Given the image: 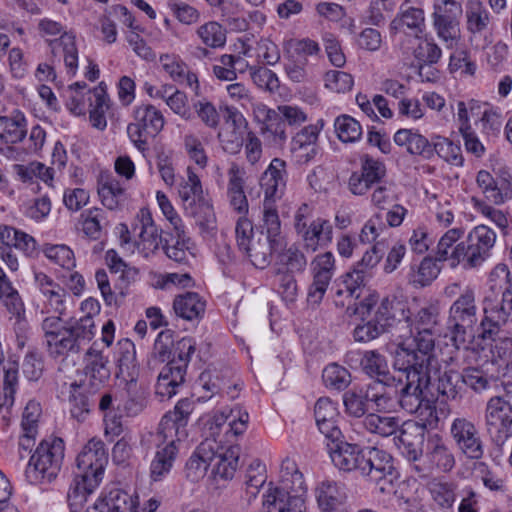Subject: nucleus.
<instances>
[{
	"label": "nucleus",
	"mask_w": 512,
	"mask_h": 512,
	"mask_svg": "<svg viewBox=\"0 0 512 512\" xmlns=\"http://www.w3.org/2000/svg\"><path fill=\"white\" fill-rule=\"evenodd\" d=\"M64 449V441L61 438L41 441L27 465V480L31 484H38L55 479L62 466Z\"/></svg>",
	"instance_id": "4"
},
{
	"label": "nucleus",
	"mask_w": 512,
	"mask_h": 512,
	"mask_svg": "<svg viewBox=\"0 0 512 512\" xmlns=\"http://www.w3.org/2000/svg\"><path fill=\"white\" fill-rule=\"evenodd\" d=\"M484 419L491 442L502 450L512 438V402L506 397H491L486 403Z\"/></svg>",
	"instance_id": "6"
},
{
	"label": "nucleus",
	"mask_w": 512,
	"mask_h": 512,
	"mask_svg": "<svg viewBox=\"0 0 512 512\" xmlns=\"http://www.w3.org/2000/svg\"><path fill=\"white\" fill-rule=\"evenodd\" d=\"M0 241L7 249L14 247L24 252L27 256H32L36 251L35 239L11 226L0 224Z\"/></svg>",
	"instance_id": "35"
},
{
	"label": "nucleus",
	"mask_w": 512,
	"mask_h": 512,
	"mask_svg": "<svg viewBox=\"0 0 512 512\" xmlns=\"http://www.w3.org/2000/svg\"><path fill=\"white\" fill-rule=\"evenodd\" d=\"M442 56V50L441 48L434 42L432 38L428 39L426 38L425 41L416 49V57L418 60L422 61L424 65H421L419 68V75L420 77L423 76V70L425 69V66L433 65L439 62L440 58Z\"/></svg>",
	"instance_id": "63"
},
{
	"label": "nucleus",
	"mask_w": 512,
	"mask_h": 512,
	"mask_svg": "<svg viewBox=\"0 0 512 512\" xmlns=\"http://www.w3.org/2000/svg\"><path fill=\"white\" fill-rule=\"evenodd\" d=\"M132 230L134 233L138 231L137 247L145 252L146 256L154 253L162 244V237L158 228L154 224L151 213L146 209L140 210L135 223L132 225Z\"/></svg>",
	"instance_id": "24"
},
{
	"label": "nucleus",
	"mask_w": 512,
	"mask_h": 512,
	"mask_svg": "<svg viewBox=\"0 0 512 512\" xmlns=\"http://www.w3.org/2000/svg\"><path fill=\"white\" fill-rule=\"evenodd\" d=\"M437 262L436 258L433 259L429 256L425 257L418 267L417 275H412L410 282L415 286L420 287L429 285L434 279H436L440 272V267L437 265Z\"/></svg>",
	"instance_id": "62"
},
{
	"label": "nucleus",
	"mask_w": 512,
	"mask_h": 512,
	"mask_svg": "<svg viewBox=\"0 0 512 512\" xmlns=\"http://www.w3.org/2000/svg\"><path fill=\"white\" fill-rule=\"evenodd\" d=\"M27 135V120L22 111L13 109L6 116L0 117V142L17 144Z\"/></svg>",
	"instance_id": "30"
},
{
	"label": "nucleus",
	"mask_w": 512,
	"mask_h": 512,
	"mask_svg": "<svg viewBox=\"0 0 512 512\" xmlns=\"http://www.w3.org/2000/svg\"><path fill=\"white\" fill-rule=\"evenodd\" d=\"M194 408L193 400L189 398L179 400L174 410L163 416L156 432L179 441L185 440L188 436L186 427Z\"/></svg>",
	"instance_id": "19"
},
{
	"label": "nucleus",
	"mask_w": 512,
	"mask_h": 512,
	"mask_svg": "<svg viewBox=\"0 0 512 512\" xmlns=\"http://www.w3.org/2000/svg\"><path fill=\"white\" fill-rule=\"evenodd\" d=\"M107 512H138V496L122 489H112L102 499Z\"/></svg>",
	"instance_id": "40"
},
{
	"label": "nucleus",
	"mask_w": 512,
	"mask_h": 512,
	"mask_svg": "<svg viewBox=\"0 0 512 512\" xmlns=\"http://www.w3.org/2000/svg\"><path fill=\"white\" fill-rule=\"evenodd\" d=\"M343 404L345 412L354 418L366 416V413L370 409V406L362 393V388L360 387H353L352 389L347 390L343 394Z\"/></svg>",
	"instance_id": "55"
},
{
	"label": "nucleus",
	"mask_w": 512,
	"mask_h": 512,
	"mask_svg": "<svg viewBox=\"0 0 512 512\" xmlns=\"http://www.w3.org/2000/svg\"><path fill=\"white\" fill-rule=\"evenodd\" d=\"M374 317L387 332L398 324L409 323L411 313L408 301L401 295L389 294L379 302Z\"/></svg>",
	"instance_id": "20"
},
{
	"label": "nucleus",
	"mask_w": 512,
	"mask_h": 512,
	"mask_svg": "<svg viewBox=\"0 0 512 512\" xmlns=\"http://www.w3.org/2000/svg\"><path fill=\"white\" fill-rule=\"evenodd\" d=\"M163 70L170 78L179 83L185 84L197 93L199 89L198 77L191 72L187 64L176 54H162L159 58Z\"/></svg>",
	"instance_id": "29"
},
{
	"label": "nucleus",
	"mask_w": 512,
	"mask_h": 512,
	"mask_svg": "<svg viewBox=\"0 0 512 512\" xmlns=\"http://www.w3.org/2000/svg\"><path fill=\"white\" fill-rule=\"evenodd\" d=\"M439 309L436 305H428L418 310L414 318L406 323V327L409 328L410 334H413L414 330H427L434 331L438 324Z\"/></svg>",
	"instance_id": "53"
},
{
	"label": "nucleus",
	"mask_w": 512,
	"mask_h": 512,
	"mask_svg": "<svg viewBox=\"0 0 512 512\" xmlns=\"http://www.w3.org/2000/svg\"><path fill=\"white\" fill-rule=\"evenodd\" d=\"M476 182L486 199L495 205L512 198L511 183L507 179L495 180L488 171L481 170L477 174Z\"/></svg>",
	"instance_id": "28"
},
{
	"label": "nucleus",
	"mask_w": 512,
	"mask_h": 512,
	"mask_svg": "<svg viewBox=\"0 0 512 512\" xmlns=\"http://www.w3.org/2000/svg\"><path fill=\"white\" fill-rule=\"evenodd\" d=\"M83 363V378L79 382L80 388L88 390L91 394H96L110 379L108 357L102 351L91 346L83 357Z\"/></svg>",
	"instance_id": "13"
},
{
	"label": "nucleus",
	"mask_w": 512,
	"mask_h": 512,
	"mask_svg": "<svg viewBox=\"0 0 512 512\" xmlns=\"http://www.w3.org/2000/svg\"><path fill=\"white\" fill-rule=\"evenodd\" d=\"M496 240L495 232L486 225H478L470 231L464 244V268L479 267L489 256Z\"/></svg>",
	"instance_id": "14"
},
{
	"label": "nucleus",
	"mask_w": 512,
	"mask_h": 512,
	"mask_svg": "<svg viewBox=\"0 0 512 512\" xmlns=\"http://www.w3.org/2000/svg\"><path fill=\"white\" fill-rule=\"evenodd\" d=\"M369 450L370 447L339 441L329 448V453L334 466L340 471L355 472L361 476Z\"/></svg>",
	"instance_id": "18"
},
{
	"label": "nucleus",
	"mask_w": 512,
	"mask_h": 512,
	"mask_svg": "<svg viewBox=\"0 0 512 512\" xmlns=\"http://www.w3.org/2000/svg\"><path fill=\"white\" fill-rule=\"evenodd\" d=\"M313 281L309 286L307 301L312 305H319L334 276L336 266L332 252H324L314 257L311 264Z\"/></svg>",
	"instance_id": "15"
},
{
	"label": "nucleus",
	"mask_w": 512,
	"mask_h": 512,
	"mask_svg": "<svg viewBox=\"0 0 512 512\" xmlns=\"http://www.w3.org/2000/svg\"><path fill=\"white\" fill-rule=\"evenodd\" d=\"M371 277L372 274H365L363 270L353 268L351 272H348L342 277L344 288L338 289L336 295L341 296L343 293H346L350 300H357L361 296L362 289Z\"/></svg>",
	"instance_id": "50"
},
{
	"label": "nucleus",
	"mask_w": 512,
	"mask_h": 512,
	"mask_svg": "<svg viewBox=\"0 0 512 512\" xmlns=\"http://www.w3.org/2000/svg\"><path fill=\"white\" fill-rule=\"evenodd\" d=\"M98 194L102 204L110 210L119 208L126 200L125 189L117 179L110 176L101 178L98 185Z\"/></svg>",
	"instance_id": "38"
},
{
	"label": "nucleus",
	"mask_w": 512,
	"mask_h": 512,
	"mask_svg": "<svg viewBox=\"0 0 512 512\" xmlns=\"http://www.w3.org/2000/svg\"><path fill=\"white\" fill-rule=\"evenodd\" d=\"M464 235L463 228L449 229L439 240L436 247V260L439 262L450 261L451 267L460 263L464 265V244L463 241L454 244Z\"/></svg>",
	"instance_id": "25"
},
{
	"label": "nucleus",
	"mask_w": 512,
	"mask_h": 512,
	"mask_svg": "<svg viewBox=\"0 0 512 512\" xmlns=\"http://www.w3.org/2000/svg\"><path fill=\"white\" fill-rule=\"evenodd\" d=\"M315 492L321 512H342L346 500L343 485L333 480H324L317 485Z\"/></svg>",
	"instance_id": "27"
},
{
	"label": "nucleus",
	"mask_w": 512,
	"mask_h": 512,
	"mask_svg": "<svg viewBox=\"0 0 512 512\" xmlns=\"http://www.w3.org/2000/svg\"><path fill=\"white\" fill-rule=\"evenodd\" d=\"M264 124L267 132L274 136L276 144H283L287 139L286 123L282 116L275 109L265 108Z\"/></svg>",
	"instance_id": "61"
},
{
	"label": "nucleus",
	"mask_w": 512,
	"mask_h": 512,
	"mask_svg": "<svg viewBox=\"0 0 512 512\" xmlns=\"http://www.w3.org/2000/svg\"><path fill=\"white\" fill-rule=\"evenodd\" d=\"M388 386L379 380L367 384L362 388V393L369 406H374L376 411H382L387 408L391 401L390 395L387 393Z\"/></svg>",
	"instance_id": "56"
},
{
	"label": "nucleus",
	"mask_w": 512,
	"mask_h": 512,
	"mask_svg": "<svg viewBox=\"0 0 512 512\" xmlns=\"http://www.w3.org/2000/svg\"><path fill=\"white\" fill-rule=\"evenodd\" d=\"M228 174L230 177L228 184L230 204L238 213H247L248 201L243 190V179L239 176L238 167L232 166Z\"/></svg>",
	"instance_id": "45"
},
{
	"label": "nucleus",
	"mask_w": 512,
	"mask_h": 512,
	"mask_svg": "<svg viewBox=\"0 0 512 512\" xmlns=\"http://www.w3.org/2000/svg\"><path fill=\"white\" fill-rule=\"evenodd\" d=\"M361 476L379 485L381 492L391 489L397 478L392 456L384 450L370 447L367 464L363 467Z\"/></svg>",
	"instance_id": "12"
},
{
	"label": "nucleus",
	"mask_w": 512,
	"mask_h": 512,
	"mask_svg": "<svg viewBox=\"0 0 512 512\" xmlns=\"http://www.w3.org/2000/svg\"><path fill=\"white\" fill-rule=\"evenodd\" d=\"M206 303L196 292H186L175 296L173 310L177 317L187 321L199 320L203 317Z\"/></svg>",
	"instance_id": "33"
},
{
	"label": "nucleus",
	"mask_w": 512,
	"mask_h": 512,
	"mask_svg": "<svg viewBox=\"0 0 512 512\" xmlns=\"http://www.w3.org/2000/svg\"><path fill=\"white\" fill-rule=\"evenodd\" d=\"M478 321L475 293L466 288L454 301L449 310L448 328L451 341L456 349L466 347L469 331H472Z\"/></svg>",
	"instance_id": "5"
},
{
	"label": "nucleus",
	"mask_w": 512,
	"mask_h": 512,
	"mask_svg": "<svg viewBox=\"0 0 512 512\" xmlns=\"http://www.w3.org/2000/svg\"><path fill=\"white\" fill-rule=\"evenodd\" d=\"M456 458L449 443L439 434L428 436L422 460L415 463L414 471L421 478L433 472L448 473L454 469Z\"/></svg>",
	"instance_id": "7"
},
{
	"label": "nucleus",
	"mask_w": 512,
	"mask_h": 512,
	"mask_svg": "<svg viewBox=\"0 0 512 512\" xmlns=\"http://www.w3.org/2000/svg\"><path fill=\"white\" fill-rule=\"evenodd\" d=\"M413 346L400 343L394 353V368L406 376L402 388L403 409L416 413L424 401L434 397L431 391L430 367L435 360L432 351L435 346L434 331L414 330Z\"/></svg>",
	"instance_id": "1"
},
{
	"label": "nucleus",
	"mask_w": 512,
	"mask_h": 512,
	"mask_svg": "<svg viewBox=\"0 0 512 512\" xmlns=\"http://www.w3.org/2000/svg\"><path fill=\"white\" fill-rule=\"evenodd\" d=\"M116 353L118 368L116 377L125 380L129 388L135 386L138 368L134 343L127 338L119 340Z\"/></svg>",
	"instance_id": "26"
},
{
	"label": "nucleus",
	"mask_w": 512,
	"mask_h": 512,
	"mask_svg": "<svg viewBox=\"0 0 512 512\" xmlns=\"http://www.w3.org/2000/svg\"><path fill=\"white\" fill-rule=\"evenodd\" d=\"M240 447L230 446L225 452L213 455L211 460H216L214 473L222 479H232L239 467Z\"/></svg>",
	"instance_id": "41"
},
{
	"label": "nucleus",
	"mask_w": 512,
	"mask_h": 512,
	"mask_svg": "<svg viewBox=\"0 0 512 512\" xmlns=\"http://www.w3.org/2000/svg\"><path fill=\"white\" fill-rule=\"evenodd\" d=\"M260 234L269 237L274 243L283 244L281 221L276 206L263 205V217L262 224L260 225Z\"/></svg>",
	"instance_id": "48"
},
{
	"label": "nucleus",
	"mask_w": 512,
	"mask_h": 512,
	"mask_svg": "<svg viewBox=\"0 0 512 512\" xmlns=\"http://www.w3.org/2000/svg\"><path fill=\"white\" fill-rule=\"evenodd\" d=\"M164 126V117L153 105H141L134 110V122L127 126V133L140 150L147 149L148 138L155 137Z\"/></svg>",
	"instance_id": "10"
},
{
	"label": "nucleus",
	"mask_w": 512,
	"mask_h": 512,
	"mask_svg": "<svg viewBox=\"0 0 512 512\" xmlns=\"http://www.w3.org/2000/svg\"><path fill=\"white\" fill-rule=\"evenodd\" d=\"M108 463V452L102 440L92 438L82 448L76 458L75 476L88 481L90 487H97L101 482Z\"/></svg>",
	"instance_id": "9"
},
{
	"label": "nucleus",
	"mask_w": 512,
	"mask_h": 512,
	"mask_svg": "<svg viewBox=\"0 0 512 512\" xmlns=\"http://www.w3.org/2000/svg\"><path fill=\"white\" fill-rule=\"evenodd\" d=\"M322 380L326 388L343 391L351 383V374L345 367L331 363L324 368Z\"/></svg>",
	"instance_id": "49"
},
{
	"label": "nucleus",
	"mask_w": 512,
	"mask_h": 512,
	"mask_svg": "<svg viewBox=\"0 0 512 512\" xmlns=\"http://www.w3.org/2000/svg\"><path fill=\"white\" fill-rule=\"evenodd\" d=\"M87 95L90 107V122L93 127L104 130L107 126L105 113L109 109V99L106 91L99 86L93 90H89Z\"/></svg>",
	"instance_id": "37"
},
{
	"label": "nucleus",
	"mask_w": 512,
	"mask_h": 512,
	"mask_svg": "<svg viewBox=\"0 0 512 512\" xmlns=\"http://www.w3.org/2000/svg\"><path fill=\"white\" fill-rule=\"evenodd\" d=\"M363 372L370 378L379 380L387 386H395L398 403L403 409L402 388L406 383V376L401 373L398 377L390 373L385 356L375 350L365 351L360 360Z\"/></svg>",
	"instance_id": "17"
},
{
	"label": "nucleus",
	"mask_w": 512,
	"mask_h": 512,
	"mask_svg": "<svg viewBox=\"0 0 512 512\" xmlns=\"http://www.w3.org/2000/svg\"><path fill=\"white\" fill-rule=\"evenodd\" d=\"M462 372L455 369H445L438 376L437 392L446 400L460 399L464 393Z\"/></svg>",
	"instance_id": "36"
},
{
	"label": "nucleus",
	"mask_w": 512,
	"mask_h": 512,
	"mask_svg": "<svg viewBox=\"0 0 512 512\" xmlns=\"http://www.w3.org/2000/svg\"><path fill=\"white\" fill-rule=\"evenodd\" d=\"M450 436L459 452L469 460H480L484 443L476 425L465 417L455 418L450 426Z\"/></svg>",
	"instance_id": "11"
},
{
	"label": "nucleus",
	"mask_w": 512,
	"mask_h": 512,
	"mask_svg": "<svg viewBox=\"0 0 512 512\" xmlns=\"http://www.w3.org/2000/svg\"><path fill=\"white\" fill-rule=\"evenodd\" d=\"M204 453L205 443H202L186 462V477L192 482L199 481L206 474L211 457Z\"/></svg>",
	"instance_id": "57"
},
{
	"label": "nucleus",
	"mask_w": 512,
	"mask_h": 512,
	"mask_svg": "<svg viewBox=\"0 0 512 512\" xmlns=\"http://www.w3.org/2000/svg\"><path fill=\"white\" fill-rule=\"evenodd\" d=\"M296 232L308 252H316L318 248L328 246L333 238V226L330 221L323 218L314 219L308 224L298 223Z\"/></svg>",
	"instance_id": "22"
},
{
	"label": "nucleus",
	"mask_w": 512,
	"mask_h": 512,
	"mask_svg": "<svg viewBox=\"0 0 512 512\" xmlns=\"http://www.w3.org/2000/svg\"><path fill=\"white\" fill-rule=\"evenodd\" d=\"M435 153L452 165L461 166L463 164L461 147L447 138L437 137V140L433 142V155Z\"/></svg>",
	"instance_id": "59"
},
{
	"label": "nucleus",
	"mask_w": 512,
	"mask_h": 512,
	"mask_svg": "<svg viewBox=\"0 0 512 512\" xmlns=\"http://www.w3.org/2000/svg\"><path fill=\"white\" fill-rule=\"evenodd\" d=\"M179 197L184 210L190 209L192 205H196V203L205 199L201 181L191 168L187 169V180L180 184Z\"/></svg>",
	"instance_id": "43"
},
{
	"label": "nucleus",
	"mask_w": 512,
	"mask_h": 512,
	"mask_svg": "<svg viewBox=\"0 0 512 512\" xmlns=\"http://www.w3.org/2000/svg\"><path fill=\"white\" fill-rule=\"evenodd\" d=\"M87 87L85 82H76L68 87L66 106L77 116L85 115L86 113V96L83 90Z\"/></svg>",
	"instance_id": "64"
},
{
	"label": "nucleus",
	"mask_w": 512,
	"mask_h": 512,
	"mask_svg": "<svg viewBox=\"0 0 512 512\" xmlns=\"http://www.w3.org/2000/svg\"><path fill=\"white\" fill-rule=\"evenodd\" d=\"M286 162L280 158H274L260 178V187L264 192L263 205L276 206L286 188Z\"/></svg>",
	"instance_id": "21"
},
{
	"label": "nucleus",
	"mask_w": 512,
	"mask_h": 512,
	"mask_svg": "<svg viewBox=\"0 0 512 512\" xmlns=\"http://www.w3.org/2000/svg\"><path fill=\"white\" fill-rule=\"evenodd\" d=\"M400 427L394 437V442L402 449V454L414 467L417 461L422 460L426 426L417 421L408 420L402 422Z\"/></svg>",
	"instance_id": "16"
},
{
	"label": "nucleus",
	"mask_w": 512,
	"mask_h": 512,
	"mask_svg": "<svg viewBox=\"0 0 512 512\" xmlns=\"http://www.w3.org/2000/svg\"><path fill=\"white\" fill-rule=\"evenodd\" d=\"M282 245V243H274L269 237L260 234L257 239L252 238L251 242L242 251L248 255L255 267L264 269L269 265L272 253L281 248Z\"/></svg>",
	"instance_id": "34"
},
{
	"label": "nucleus",
	"mask_w": 512,
	"mask_h": 512,
	"mask_svg": "<svg viewBox=\"0 0 512 512\" xmlns=\"http://www.w3.org/2000/svg\"><path fill=\"white\" fill-rule=\"evenodd\" d=\"M180 442L158 432H149L143 436L142 445L155 448L150 463V478L153 481H161L171 472L179 453L177 444Z\"/></svg>",
	"instance_id": "8"
},
{
	"label": "nucleus",
	"mask_w": 512,
	"mask_h": 512,
	"mask_svg": "<svg viewBox=\"0 0 512 512\" xmlns=\"http://www.w3.org/2000/svg\"><path fill=\"white\" fill-rule=\"evenodd\" d=\"M95 394H91L88 390L80 388L79 383L71 384L70 404L71 415L78 421H83L85 416L95 406Z\"/></svg>",
	"instance_id": "42"
},
{
	"label": "nucleus",
	"mask_w": 512,
	"mask_h": 512,
	"mask_svg": "<svg viewBox=\"0 0 512 512\" xmlns=\"http://www.w3.org/2000/svg\"><path fill=\"white\" fill-rule=\"evenodd\" d=\"M263 506L267 512H306L302 495H286L281 490H268L264 495Z\"/></svg>",
	"instance_id": "31"
},
{
	"label": "nucleus",
	"mask_w": 512,
	"mask_h": 512,
	"mask_svg": "<svg viewBox=\"0 0 512 512\" xmlns=\"http://www.w3.org/2000/svg\"><path fill=\"white\" fill-rule=\"evenodd\" d=\"M88 481L76 477L70 485L67 493V502L71 512H80L87 496L93 492L96 487H90Z\"/></svg>",
	"instance_id": "58"
},
{
	"label": "nucleus",
	"mask_w": 512,
	"mask_h": 512,
	"mask_svg": "<svg viewBox=\"0 0 512 512\" xmlns=\"http://www.w3.org/2000/svg\"><path fill=\"white\" fill-rule=\"evenodd\" d=\"M184 211L195 220V223L202 231L215 229L216 216L213 206L206 199L199 201V203L192 205L190 209H185Z\"/></svg>",
	"instance_id": "51"
},
{
	"label": "nucleus",
	"mask_w": 512,
	"mask_h": 512,
	"mask_svg": "<svg viewBox=\"0 0 512 512\" xmlns=\"http://www.w3.org/2000/svg\"><path fill=\"white\" fill-rule=\"evenodd\" d=\"M337 137L344 143H353L362 136V127L353 117L343 114L334 121Z\"/></svg>",
	"instance_id": "52"
},
{
	"label": "nucleus",
	"mask_w": 512,
	"mask_h": 512,
	"mask_svg": "<svg viewBox=\"0 0 512 512\" xmlns=\"http://www.w3.org/2000/svg\"><path fill=\"white\" fill-rule=\"evenodd\" d=\"M63 316H48L41 323L44 344L53 358L80 353L94 338L96 326L89 317L63 320Z\"/></svg>",
	"instance_id": "3"
},
{
	"label": "nucleus",
	"mask_w": 512,
	"mask_h": 512,
	"mask_svg": "<svg viewBox=\"0 0 512 512\" xmlns=\"http://www.w3.org/2000/svg\"><path fill=\"white\" fill-rule=\"evenodd\" d=\"M394 142L398 146H405L407 152L412 155L425 159L433 157V143L412 129H399L394 135Z\"/></svg>",
	"instance_id": "32"
},
{
	"label": "nucleus",
	"mask_w": 512,
	"mask_h": 512,
	"mask_svg": "<svg viewBox=\"0 0 512 512\" xmlns=\"http://www.w3.org/2000/svg\"><path fill=\"white\" fill-rule=\"evenodd\" d=\"M456 487L453 482L434 483L430 488L437 512H449L456 500Z\"/></svg>",
	"instance_id": "47"
},
{
	"label": "nucleus",
	"mask_w": 512,
	"mask_h": 512,
	"mask_svg": "<svg viewBox=\"0 0 512 512\" xmlns=\"http://www.w3.org/2000/svg\"><path fill=\"white\" fill-rule=\"evenodd\" d=\"M196 343L191 337H183L174 344L173 331H161L153 346L152 359L166 363L160 371L155 393L160 400L169 399L176 394V389L183 384L191 355Z\"/></svg>",
	"instance_id": "2"
},
{
	"label": "nucleus",
	"mask_w": 512,
	"mask_h": 512,
	"mask_svg": "<svg viewBox=\"0 0 512 512\" xmlns=\"http://www.w3.org/2000/svg\"><path fill=\"white\" fill-rule=\"evenodd\" d=\"M460 19L434 17L433 26L446 48L453 49L460 39Z\"/></svg>",
	"instance_id": "46"
},
{
	"label": "nucleus",
	"mask_w": 512,
	"mask_h": 512,
	"mask_svg": "<svg viewBox=\"0 0 512 512\" xmlns=\"http://www.w3.org/2000/svg\"><path fill=\"white\" fill-rule=\"evenodd\" d=\"M464 388L469 387L476 393H480L490 388L494 378L487 375L483 370L477 367H467L462 371Z\"/></svg>",
	"instance_id": "60"
},
{
	"label": "nucleus",
	"mask_w": 512,
	"mask_h": 512,
	"mask_svg": "<svg viewBox=\"0 0 512 512\" xmlns=\"http://www.w3.org/2000/svg\"><path fill=\"white\" fill-rule=\"evenodd\" d=\"M401 420L397 416L380 415L369 413L365 416L363 425L367 431L377 434L381 437L396 435L400 427Z\"/></svg>",
	"instance_id": "39"
},
{
	"label": "nucleus",
	"mask_w": 512,
	"mask_h": 512,
	"mask_svg": "<svg viewBox=\"0 0 512 512\" xmlns=\"http://www.w3.org/2000/svg\"><path fill=\"white\" fill-rule=\"evenodd\" d=\"M483 317L478 327V337L483 341L496 342L502 334V327L507 323V314L504 309L497 308L493 300L482 301Z\"/></svg>",
	"instance_id": "23"
},
{
	"label": "nucleus",
	"mask_w": 512,
	"mask_h": 512,
	"mask_svg": "<svg viewBox=\"0 0 512 512\" xmlns=\"http://www.w3.org/2000/svg\"><path fill=\"white\" fill-rule=\"evenodd\" d=\"M286 465V471L281 476V486L270 488L269 490H281L286 495H303L306 492V485L303 475L297 470L294 463L289 461L283 462Z\"/></svg>",
	"instance_id": "44"
},
{
	"label": "nucleus",
	"mask_w": 512,
	"mask_h": 512,
	"mask_svg": "<svg viewBox=\"0 0 512 512\" xmlns=\"http://www.w3.org/2000/svg\"><path fill=\"white\" fill-rule=\"evenodd\" d=\"M196 33L207 47L220 48L226 43V29L216 21H210L201 25Z\"/></svg>",
	"instance_id": "54"
}]
</instances>
